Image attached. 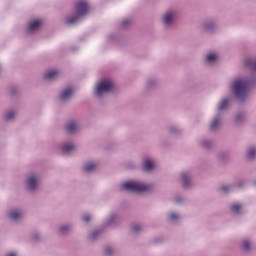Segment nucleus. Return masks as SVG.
Masks as SVG:
<instances>
[{"mask_svg": "<svg viewBox=\"0 0 256 256\" xmlns=\"http://www.w3.org/2000/svg\"><path fill=\"white\" fill-rule=\"evenodd\" d=\"M253 72V81H251L248 77L238 76L233 78L229 83V91L235 100L239 101V103H245V101H247V95H249V86L251 83L256 85V71L253 70Z\"/></svg>", "mask_w": 256, "mask_h": 256, "instance_id": "nucleus-1", "label": "nucleus"}, {"mask_svg": "<svg viewBox=\"0 0 256 256\" xmlns=\"http://www.w3.org/2000/svg\"><path fill=\"white\" fill-rule=\"evenodd\" d=\"M91 9V2L89 0H79L75 6V13L66 18L67 25H75L79 23L82 17H85Z\"/></svg>", "mask_w": 256, "mask_h": 256, "instance_id": "nucleus-2", "label": "nucleus"}, {"mask_svg": "<svg viewBox=\"0 0 256 256\" xmlns=\"http://www.w3.org/2000/svg\"><path fill=\"white\" fill-rule=\"evenodd\" d=\"M120 189L130 193H147V191H151V185L141 180H127L120 184Z\"/></svg>", "mask_w": 256, "mask_h": 256, "instance_id": "nucleus-3", "label": "nucleus"}, {"mask_svg": "<svg viewBox=\"0 0 256 256\" xmlns=\"http://www.w3.org/2000/svg\"><path fill=\"white\" fill-rule=\"evenodd\" d=\"M113 80L111 78H103L99 80L93 89V95L96 99H103L105 95H109L113 91Z\"/></svg>", "mask_w": 256, "mask_h": 256, "instance_id": "nucleus-4", "label": "nucleus"}, {"mask_svg": "<svg viewBox=\"0 0 256 256\" xmlns=\"http://www.w3.org/2000/svg\"><path fill=\"white\" fill-rule=\"evenodd\" d=\"M179 13L175 9L166 10L160 17V25L164 31L175 29Z\"/></svg>", "mask_w": 256, "mask_h": 256, "instance_id": "nucleus-5", "label": "nucleus"}, {"mask_svg": "<svg viewBox=\"0 0 256 256\" xmlns=\"http://www.w3.org/2000/svg\"><path fill=\"white\" fill-rule=\"evenodd\" d=\"M42 181L41 173L35 171L28 172L24 181L25 189L29 193H36V191H39Z\"/></svg>", "mask_w": 256, "mask_h": 256, "instance_id": "nucleus-6", "label": "nucleus"}, {"mask_svg": "<svg viewBox=\"0 0 256 256\" xmlns=\"http://www.w3.org/2000/svg\"><path fill=\"white\" fill-rule=\"evenodd\" d=\"M81 120L79 119H70L66 122L64 131L67 135H77V133H81Z\"/></svg>", "mask_w": 256, "mask_h": 256, "instance_id": "nucleus-7", "label": "nucleus"}, {"mask_svg": "<svg viewBox=\"0 0 256 256\" xmlns=\"http://www.w3.org/2000/svg\"><path fill=\"white\" fill-rule=\"evenodd\" d=\"M223 127V113L216 112L211 118L208 129L210 133H217Z\"/></svg>", "mask_w": 256, "mask_h": 256, "instance_id": "nucleus-8", "label": "nucleus"}, {"mask_svg": "<svg viewBox=\"0 0 256 256\" xmlns=\"http://www.w3.org/2000/svg\"><path fill=\"white\" fill-rule=\"evenodd\" d=\"M201 29L204 31V33H217V29H219V24L214 18L206 19L201 23Z\"/></svg>", "mask_w": 256, "mask_h": 256, "instance_id": "nucleus-9", "label": "nucleus"}, {"mask_svg": "<svg viewBox=\"0 0 256 256\" xmlns=\"http://www.w3.org/2000/svg\"><path fill=\"white\" fill-rule=\"evenodd\" d=\"M42 27H43L42 19L30 20L26 27V33L27 35H35V33H39V31H41Z\"/></svg>", "mask_w": 256, "mask_h": 256, "instance_id": "nucleus-10", "label": "nucleus"}, {"mask_svg": "<svg viewBox=\"0 0 256 256\" xmlns=\"http://www.w3.org/2000/svg\"><path fill=\"white\" fill-rule=\"evenodd\" d=\"M142 169L146 173H151L157 169V161L151 156H144L142 158Z\"/></svg>", "mask_w": 256, "mask_h": 256, "instance_id": "nucleus-11", "label": "nucleus"}, {"mask_svg": "<svg viewBox=\"0 0 256 256\" xmlns=\"http://www.w3.org/2000/svg\"><path fill=\"white\" fill-rule=\"evenodd\" d=\"M180 179L184 189H191L193 187V174L190 171L182 172Z\"/></svg>", "mask_w": 256, "mask_h": 256, "instance_id": "nucleus-12", "label": "nucleus"}, {"mask_svg": "<svg viewBox=\"0 0 256 256\" xmlns=\"http://www.w3.org/2000/svg\"><path fill=\"white\" fill-rule=\"evenodd\" d=\"M245 205L242 202H233L229 206L230 213L235 217H239V215H243Z\"/></svg>", "mask_w": 256, "mask_h": 256, "instance_id": "nucleus-13", "label": "nucleus"}, {"mask_svg": "<svg viewBox=\"0 0 256 256\" xmlns=\"http://www.w3.org/2000/svg\"><path fill=\"white\" fill-rule=\"evenodd\" d=\"M60 151L63 155H70L72 151H75V143L73 140H66L61 143Z\"/></svg>", "mask_w": 256, "mask_h": 256, "instance_id": "nucleus-14", "label": "nucleus"}, {"mask_svg": "<svg viewBox=\"0 0 256 256\" xmlns=\"http://www.w3.org/2000/svg\"><path fill=\"white\" fill-rule=\"evenodd\" d=\"M23 217V211L19 208H14L8 212V219L12 223H17L21 221Z\"/></svg>", "mask_w": 256, "mask_h": 256, "instance_id": "nucleus-15", "label": "nucleus"}, {"mask_svg": "<svg viewBox=\"0 0 256 256\" xmlns=\"http://www.w3.org/2000/svg\"><path fill=\"white\" fill-rule=\"evenodd\" d=\"M121 221V215L117 213H111L104 221L105 227H113V225H117Z\"/></svg>", "mask_w": 256, "mask_h": 256, "instance_id": "nucleus-16", "label": "nucleus"}, {"mask_svg": "<svg viewBox=\"0 0 256 256\" xmlns=\"http://www.w3.org/2000/svg\"><path fill=\"white\" fill-rule=\"evenodd\" d=\"M231 97H224L220 99L217 105V113H223V111H227L229 109V105H231Z\"/></svg>", "mask_w": 256, "mask_h": 256, "instance_id": "nucleus-17", "label": "nucleus"}, {"mask_svg": "<svg viewBox=\"0 0 256 256\" xmlns=\"http://www.w3.org/2000/svg\"><path fill=\"white\" fill-rule=\"evenodd\" d=\"M73 232V224L72 223H67V224H62L60 227H58L57 233L58 235L65 237L69 235V233Z\"/></svg>", "mask_w": 256, "mask_h": 256, "instance_id": "nucleus-18", "label": "nucleus"}, {"mask_svg": "<svg viewBox=\"0 0 256 256\" xmlns=\"http://www.w3.org/2000/svg\"><path fill=\"white\" fill-rule=\"evenodd\" d=\"M73 93H75V90L72 87L64 88L59 95L60 101H69L73 97Z\"/></svg>", "mask_w": 256, "mask_h": 256, "instance_id": "nucleus-19", "label": "nucleus"}, {"mask_svg": "<svg viewBox=\"0 0 256 256\" xmlns=\"http://www.w3.org/2000/svg\"><path fill=\"white\" fill-rule=\"evenodd\" d=\"M204 61L206 65H215V63L219 61V54L215 52H209L206 54Z\"/></svg>", "mask_w": 256, "mask_h": 256, "instance_id": "nucleus-20", "label": "nucleus"}, {"mask_svg": "<svg viewBox=\"0 0 256 256\" xmlns=\"http://www.w3.org/2000/svg\"><path fill=\"white\" fill-rule=\"evenodd\" d=\"M241 249L245 251V253H251L253 251V239L245 238L241 242Z\"/></svg>", "mask_w": 256, "mask_h": 256, "instance_id": "nucleus-21", "label": "nucleus"}, {"mask_svg": "<svg viewBox=\"0 0 256 256\" xmlns=\"http://www.w3.org/2000/svg\"><path fill=\"white\" fill-rule=\"evenodd\" d=\"M246 160L247 161H254L256 159V147L255 146H250L246 150Z\"/></svg>", "mask_w": 256, "mask_h": 256, "instance_id": "nucleus-22", "label": "nucleus"}, {"mask_svg": "<svg viewBox=\"0 0 256 256\" xmlns=\"http://www.w3.org/2000/svg\"><path fill=\"white\" fill-rule=\"evenodd\" d=\"M58 75L59 72L57 70H48L44 73V79L46 81H53V79H56Z\"/></svg>", "mask_w": 256, "mask_h": 256, "instance_id": "nucleus-23", "label": "nucleus"}, {"mask_svg": "<svg viewBox=\"0 0 256 256\" xmlns=\"http://www.w3.org/2000/svg\"><path fill=\"white\" fill-rule=\"evenodd\" d=\"M97 169V163L95 162H88L84 164L83 171L84 173H93Z\"/></svg>", "mask_w": 256, "mask_h": 256, "instance_id": "nucleus-24", "label": "nucleus"}, {"mask_svg": "<svg viewBox=\"0 0 256 256\" xmlns=\"http://www.w3.org/2000/svg\"><path fill=\"white\" fill-rule=\"evenodd\" d=\"M159 85V80L157 78H150L146 82L147 91H151V89H155Z\"/></svg>", "mask_w": 256, "mask_h": 256, "instance_id": "nucleus-25", "label": "nucleus"}, {"mask_svg": "<svg viewBox=\"0 0 256 256\" xmlns=\"http://www.w3.org/2000/svg\"><path fill=\"white\" fill-rule=\"evenodd\" d=\"M167 221H170L171 223H176V221H179L181 219V216L177 212H169L166 214Z\"/></svg>", "mask_w": 256, "mask_h": 256, "instance_id": "nucleus-26", "label": "nucleus"}, {"mask_svg": "<svg viewBox=\"0 0 256 256\" xmlns=\"http://www.w3.org/2000/svg\"><path fill=\"white\" fill-rule=\"evenodd\" d=\"M15 117H17V112H15L14 110H8L4 113V121H13Z\"/></svg>", "mask_w": 256, "mask_h": 256, "instance_id": "nucleus-27", "label": "nucleus"}, {"mask_svg": "<svg viewBox=\"0 0 256 256\" xmlns=\"http://www.w3.org/2000/svg\"><path fill=\"white\" fill-rule=\"evenodd\" d=\"M244 65H246V67H249L250 69H252V71H256V60L248 57L245 58L244 60Z\"/></svg>", "mask_w": 256, "mask_h": 256, "instance_id": "nucleus-28", "label": "nucleus"}, {"mask_svg": "<svg viewBox=\"0 0 256 256\" xmlns=\"http://www.w3.org/2000/svg\"><path fill=\"white\" fill-rule=\"evenodd\" d=\"M200 146L203 149H211L213 147V140L204 138L200 141Z\"/></svg>", "mask_w": 256, "mask_h": 256, "instance_id": "nucleus-29", "label": "nucleus"}, {"mask_svg": "<svg viewBox=\"0 0 256 256\" xmlns=\"http://www.w3.org/2000/svg\"><path fill=\"white\" fill-rule=\"evenodd\" d=\"M220 191L222 193L227 194V193H231V191H235V188H234L233 184H224L220 187Z\"/></svg>", "mask_w": 256, "mask_h": 256, "instance_id": "nucleus-30", "label": "nucleus"}, {"mask_svg": "<svg viewBox=\"0 0 256 256\" xmlns=\"http://www.w3.org/2000/svg\"><path fill=\"white\" fill-rule=\"evenodd\" d=\"M234 121H235L236 125H241V123H243V121H245V113L238 112L234 117Z\"/></svg>", "mask_w": 256, "mask_h": 256, "instance_id": "nucleus-31", "label": "nucleus"}, {"mask_svg": "<svg viewBox=\"0 0 256 256\" xmlns=\"http://www.w3.org/2000/svg\"><path fill=\"white\" fill-rule=\"evenodd\" d=\"M99 237H101V230H99V229L93 230L89 234V240L90 241H97V239H99Z\"/></svg>", "mask_w": 256, "mask_h": 256, "instance_id": "nucleus-32", "label": "nucleus"}, {"mask_svg": "<svg viewBox=\"0 0 256 256\" xmlns=\"http://www.w3.org/2000/svg\"><path fill=\"white\" fill-rule=\"evenodd\" d=\"M132 233H135L136 235H139L143 231V226L141 224H133L131 227Z\"/></svg>", "mask_w": 256, "mask_h": 256, "instance_id": "nucleus-33", "label": "nucleus"}, {"mask_svg": "<svg viewBox=\"0 0 256 256\" xmlns=\"http://www.w3.org/2000/svg\"><path fill=\"white\" fill-rule=\"evenodd\" d=\"M168 133L170 135H179V133H181V129L178 126H170L168 128Z\"/></svg>", "mask_w": 256, "mask_h": 256, "instance_id": "nucleus-34", "label": "nucleus"}, {"mask_svg": "<svg viewBox=\"0 0 256 256\" xmlns=\"http://www.w3.org/2000/svg\"><path fill=\"white\" fill-rule=\"evenodd\" d=\"M31 239H32V241H34V243H37V242L41 241V239H43V236L39 232H33L31 234Z\"/></svg>", "mask_w": 256, "mask_h": 256, "instance_id": "nucleus-35", "label": "nucleus"}, {"mask_svg": "<svg viewBox=\"0 0 256 256\" xmlns=\"http://www.w3.org/2000/svg\"><path fill=\"white\" fill-rule=\"evenodd\" d=\"M114 253H115V250L113 249V247H111V246H106V247L104 248V255H106V256H112V255H114Z\"/></svg>", "mask_w": 256, "mask_h": 256, "instance_id": "nucleus-36", "label": "nucleus"}, {"mask_svg": "<svg viewBox=\"0 0 256 256\" xmlns=\"http://www.w3.org/2000/svg\"><path fill=\"white\" fill-rule=\"evenodd\" d=\"M129 25H131V19H124L121 23H120V27L122 29H127V27H129Z\"/></svg>", "mask_w": 256, "mask_h": 256, "instance_id": "nucleus-37", "label": "nucleus"}, {"mask_svg": "<svg viewBox=\"0 0 256 256\" xmlns=\"http://www.w3.org/2000/svg\"><path fill=\"white\" fill-rule=\"evenodd\" d=\"M93 219V217L90 214H84L81 216V221L83 223H89Z\"/></svg>", "mask_w": 256, "mask_h": 256, "instance_id": "nucleus-38", "label": "nucleus"}, {"mask_svg": "<svg viewBox=\"0 0 256 256\" xmlns=\"http://www.w3.org/2000/svg\"><path fill=\"white\" fill-rule=\"evenodd\" d=\"M234 189L238 188V189H242V187H245V180H239L238 182H236L235 184H232Z\"/></svg>", "mask_w": 256, "mask_h": 256, "instance_id": "nucleus-39", "label": "nucleus"}, {"mask_svg": "<svg viewBox=\"0 0 256 256\" xmlns=\"http://www.w3.org/2000/svg\"><path fill=\"white\" fill-rule=\"evenodd\" d=\"M226 157H227V152L221 151L220 153H218V159H220V161H223V159H225Z\"/></svg>", "mask_w": 256, "mask_h": 256, "instance_id": "nucleus-40", "label": "nucleus"}, {"mask_svg": "<svg viewBox=\"0 0 256 256\" xmlns=\"http://www.w3.org/2000/svg\"><path fill=\"white\" fill-rule=\"evenodd\" d=\"M174 203H176V205H180V203H183V197L181 196H176L174 198Z\"/></svg>", "mask_w": 256, "mask_h": 256, "instance_id": "nucleus-41", "label": "nucleus"}, {"mask_svg": "<svg viewBox=\"0 0 256 256\" xmlns=\"http://www.w3.org/2000/svg\"><path fill=\"white\" fill-rule=\"evenodd\" d=\"M4 256H19V252L10 251V252H7Z\"/></svg>", "mask_w": 256, "mask_h": 256, "instance_id": "nucleus-42", "label": "nucleus"}, {"mask_svg": "<svg viewBox=\"0 0 256 256\" xmlns=\"http://www.w3.org/2000/svg\"><path fill=\"white\" fill-rule=\"evenodd\" d=\"M115 39H117V36L115 34L108 36V41H115Z\"/></svg>", "mask_w": 256, "mask_h": 256, "instance_id": "nucleus-43", "label": "nucleus"}, {"mask_svg": "<svg viewBox=\"0 0 256 256\" xmlns=\"http://www.w3.org/2000/svg\"><path fill=\"white\" fill-rule=\"evenodd\" d=\"M10 93H11V95H15V93H17V87H11Z\"/></svg>", "mask_w": 256, "mask_h": 256, "instance_id": "nucleus-44", "label": "nucleus"}]
</instances>
